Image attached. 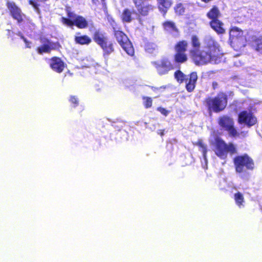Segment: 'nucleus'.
<instances>
[{"mask_svg": "<svg viewBox=\"0 0 262 262\" xmlns=\"http://www.w3.org/2000/svg\"><path fill=\"white\" fill-rule=\"evenodd\" d=\"M190 42L192 49L190 50L189 54L193 61L197 66L206 64L221 56L219 48L214 45L206 46L200 50L201 42L196 35H191Z\"/></svg>", "mask_w": 262, "mask_h": 262, "instance_id": "obj_1", "label": "nucleus"}, {"mask_svg": "<svg viewBox=\"0 0 262 262\" xmlns=\"http://www.w3.org/2000/svg\"><path fill=\"white\" fill-rule=\"evenodd\" d=\"M234 96L233 91H229L228 94L224 92H219L214 97L207 96L202 101V105L209 115L213 113H219L224 111L228 105V97Z\"/></svg>", "mask_w": 262, "mask_h": 262, "instance_id": "obj_2", "label": "nucleus"}, {"mask_svg": "<svg viewBox=\"0 0 262 262\" xmlns=\"http://www.w3.org/2000/svg\"><path fill=\"white\" fill-rule=\"evenodd\" d=\"M214 145L215 155L221 159H226L228 153L231 155L236 153V149L233 143L230 142L227 144L220 138L215 139Z\"/></svg>", "mask_w": 262, "mask_h": 262, "instance_id": "obj_3", "label": "nucleus"}, {"mask_svg": "<svg viewBox=\"0 0 262 262\" xmlns=\"http://www.w3.org/2000/svg\"><path fill=\"white\" fill-rule=\"evenodd\" d=\"M113 33L118 43L129 56H133L135 50L133 44L127 35L122 30L120 27H113Z\"/></svg>", "mask_w": 262, "mask_h": 262, "instance_id": "obj_4", "label": "nucleus"}, {"mask_svg": "<svg viewBox=\"0 0 262 262\" xmlns=\"http://www.w3.org/2000/svg\"><path fill=\"white\" fill-rule=\"evenodd\" d=\"M217 123L221 130L228 132L229 135L231 137H238L240 134L245 136L247 132H242L238 133L234 127V121L233 119L228 115H222L220 116L217 119Z\"/></svg>", "mask_w": 262, "mask_h": 262, "instance_id": "obj_5", "label": "nucleus"}, {"mask_svg": "<svg viewBox=\"0 0 262 262\" xmlns=\"http://www.w3.org/2000/svg\"><path fill=\"white\" fill-rule=\"evenodd\" d=\"M93 39L105 53L110 54L114 52V44L109 40L104 32L99 29L96 30L93 34Z\"/></svg>", "mask_w": 262, "mask_h": 262, "instance_id": "obj_6", "label": "nucleus"}, {"mask_svg": "<svg viewBox=\"0 0 262 262\" xmlns=\"http://www.w3.org/2000/svg\"><path fill=\"white\" fill-rule=\"evenodd\" d=\"M229 38L235 50L238 51L246 47L247 38L244 31L237 27H232L229 31Z\"/></svg>", "mask_w": 262, "mask_h": 262, "instance_id": "obj_7", "label": "nucleus"}, {"mask_svg": "<svg viewBox=\"0 0 262 262\" xmlns=\"http://www.w3.org/2000/svg\"><path fill=\"white\" fill-rule=\"evenodd\" d=\"M233 163L238 173H242L245 170H253L255 167L253 160L247 154L235 157Z\"/></svg>", "mask_w": 262, "mask_h": 262, "instance_id": "obj_8", "label": "nucleus"}, {"mask_svg": "<svg viewBox=\"0 0 262 262\" xmlns=\"http://www.w3.org/2000/svg\"><path fill=\"white\" fill-rule=\"evenodd\" d=\"M188 47V41L184 39L178 41L174 45L175 53L173 56L174 63L182 64L187 61L188 57L186 52L187 51Z\"/></svg>", "mask_w": 262, "mask_h": 262, "instance_id": "obj_9", "label": "nucleus"}, {"mask_svg": "<svg viewBox=\"0 0 262 262\" xmlns=\"http://www.w3.org/2000/svg\"><path fill=\"white\" fill-rule=\"evenodd\" d=\"M39 41L41 45L37 47L36 51L40 55L50 53L52 50H59L61 48V46L58 41L53 42L45 37H40Z\"/></svg>", "mask_w": 262, "mask_h": 262, "instance_id": "obj_10", "label": "nucleus"}, {"mask_svg": "<svg viewBox=\"0 0 262 262\" xmlns=\"http://www.w3.org/2000/svg\"><path fill=\"white\" fill-rule=\"evenodd\" d=\"M152 64L156 69L157 73L160 76L167 74L169 71L174 69L172 63L166 57L153 61Z\"/></svg>", "mask_w": 262, "mask_h": 262, "instance_id": "obj_11", "label": "nucleus"}, {"mask_svg": "<svg viewBox=\"0 0 262 262\" xmlns=\"http://www.w3.org/2000/svg\"><path fill=\"white\" fill-rule=\"evenodd\" d=\"M237 121L239 124H245L250 127L257 123L256 117L251 111L244 110L238 115Z\"/></svg>", "mask_w": 262, "mask_h": 262, "instance_id": "obj_12", "label": "nucleus"}, {"mask_svg": "<svg viewBox=\"0 0 262 262\" xmlns=\"http://www.w3.org/2000/svg\"><path fill=\"white\" fill-rule=\"evenodd\" d=\"M61 23L69 27L76 26L78 29H83L88 28V20L81 15H77L73 20L64 17L61 18Z\"/></svg>", "mask_w": 262, "mask_h": 262, "instance_id": "obj_13", "label": "nucleus"}, {"mask_svg": "<svg viewBox=\"0 0 262 262\" xmlns=\"http://www.w3.org/2000/svg\"><path fill=\"white\" fill-rule=\"evenodd\" d=\"M7 7L13 18L16 20L17 23H21L25 15L22 13L21 9L13 2H7Z\"/></svg>", "mask_w": 262, "mask_h": 262, "instance_id": "obj_14", "label": "nucleus"}, {"mask_svg": "<svg viewBox=\"0 0 262 262\" xmlns=\"http://www.w3.org/2000/svg\"><path fill=\"white\" fill-rule=\"evenodd\" d=\"M49 66L53 71L61 73L66 68L67 64L60 57L53 56L49 60Z\"/></svg>", "mask_w": 262, "mask_h": 262, "instance_id": "obj_15", "label": "nucleus"}, {"mask_svg": "<svg viewBox=\"0 0 262 262\" xmlns=\"http://www.w3.org/2000/svg\"><path fill=\"white\" fill-rule=\"evenodd\" d=\"M198 79V77L196 72H192L187 75V77L184 82L186 90L188 92L191 93L194 91Z\"/></svg>", "mask_w": 262, "mask_h": 262, "instance_id": "obj_16", "label": "nucleus"}, {"mask_svg": "<svg viewBox=\"0 0 262 262\" xmlns=\"http://www.w3.org/2000/svg\"><path fill=\"white\" fill-rule=\"evenodd\" d=\"M209 25L211 28L218 35H223L226 33L224 23L219 19L210 20Z\"/></svg>", "mask_w": 262, "mask_h": 262, "instance_id": "obj_17", "label": "nucleus"}, {"mask_svg": "<svg viewBox=\"0 0 262 262\" xmlns=\"http://www.w3.org/2000/svg\"><path fill=\"white\" fill-rule=\"evenodd\" d=\"M221 16L219 8L215 5H213L206 13L207 17L210 20H214L217 19Z\"/></svg>", "mask_w": 262, "mask_h": 262, "instance_id": "obj_18", "label": "nucleus"}, {"mask_svg": "<svg viewBox=\"0 0 262 262\" xmlns=\"http://www.w3.org/2000/svg\"><path fill=\"white\" fill-rule=\"evenodd\" d=\"M75 42L80 45H88L92 42L91 38L87 35H80V32H77L74 37Z\"/></svg>", "mask_w": 262, "mask_h": 262, "instance_id": "obj_19", "label": "nucleus"}, {"mask_svg": "<svg viewBox=\"0 0 262 262\" xmlns=\"http://www.w3.org/2000/svg\"><path fill=\"white\" fill-rule=\"evenodd\" d=\"M158 7L163 15H165L172 5L171 0H157Z\"/></svg>", "mask_w": 262, "mask_h": 262, "instance_id": "obj_20", "label": "nucleus"}, {"mask_svg": "<svg viewBox=\"0 0 262 262\" xmlns=\"http://www.w3.org/2000/svg\"><path fill=\"white\" fill-rule=\"evenodd\" d=\"M251 46L257 52L262 53V36H252L251 40Z\"/></svg>", "mask_w": 262, "mask_h": 262, "instance_id": "obj_21", "label": "nucleus"}, {"mask_svg": "<svg viewBox=\"0 0 262 262\" xmlns=\"http://www.w3.org/2000/svg\"><path fill=\"white\" fill-rule=\"evenodd\" d=\"M162 26L165 31L170 32H179L175 23L172 21L166 20L163 23Z\"/></svg>", "mask_w": 262, "mask_h": 262, "instance_id": "obj_22", "label": "nucleus"}, {"mask_svg": "<svg viewBox=\"0 0 262 262\" xmlns=\"http://www.w3.org/2000/svg\"><path fill=\"white\" fill-rule=\"evenodd\" d=\"M134 12V11H131L128 8L124 9L121 15V19L122 21L124 23H130L133 20L132 14Z\"/></svg>", "mask_w": 262, "mask_h": 262, "instance_id": "obj_23", "label": "nucleus"}, {"mask_svg": "<svg viewBox=\"0 0 262 262\" xmlns=\"http://www.w3.org/2000/svg\"><path fill=\"white\" fill-rule=\"evenodd\" d=\"M145 51L149 54H155L157 52L158 46L154 42H148L145 45Z\"/></svg>", "mask_w": 262, "mask_h": 262, "instance_id": "obj_24", "label": "nucleus"}, {"mask_svg": "<svg viewBox=\"0 0 262 262\" xmlns=\"http://www.w3.org/2000/svg\"><path fill=\"white\" fill-rule=\"evenodd\" d=\"M174 77L177 81L181 84L185 82L187 75L183 73L181 70H178L174 72Z\"/></svg>", "mask_w": 262, "mask_h": 262, "instance_id": "obj_25", "label": "nucleus"}, {"mask_svg": "<svg viewBox=\"0 0 262 262\" xmlns=\"http://www.w3.org/2000/svg\"><path fill=\"white\" fill-rule=\"evenodd\" d=\"M194 145L199 146L201 149L204 159L206 158L207 153V146L205 144L202 139H199L196 142L193 143Z\"/></svg>", "mask_w": 262, "mask_h": 262, "instance_id": "obj_26", "label": "nucleus"}, {"mask_svg": "<svg viewBox=\"0 0 262 262\" xmlns=\"http://www.w3.org/2000/svg\"><path fill=\"white\" fill-rule=\"evenodd\" d=\"M174 11L177 15H183L185 12V7L182 3H177L174 7Z\"/></svg>", "mask_w": 262, "mask_h": 262, "instance_id": "obj_27", "label": "nucleus"}, {"mask_svg": "<svg viewBox=\"0 0 262 262\" xmlns=\"http://www.w3.org/2000/svg\"><path fill=\"white\" fill-rule=\"evenodd\" d=\"M47 0H29L28 3L31 5L35 11L38 14L40 13V10L39 9V3L45 2Z\"/></svg>", "mask_w": 262, "mask_h": 262, "instance_id": "obj_28", "label": "nucleus"}, {"mask_svg": "<svg viewBox=\"0 0 262 262\" xmlns=\"http://www.w3.org/2000/svg\"><path fill=\"white\" fill-rule=\"evenodd\" d=\"M234 199L236 204L239 207L243 205L244 202V198L242 193L240 192L235 193L234 195Z\"/></svg>", "mask_w": 262, "mask_h": 262, "instance_id": "obj_29", "label": "nucleus"}, {"mask_svg": "<svg viewBox=\"0 0 262 262\" xmlns=\"http://www.w3.org/2000/svg\"><path fill=\"white\" fill-rule=\"evenodd\" d=\"M143 104L145 108H149L152 106V99L151 97L148 96H142Z\"/></svg>", "mask_w": 262, "mask_h": 262, "instance_id": "obj_30", "label": "nucleus"}, {"mask_svg": "<svg viewBox=\"0 0 262 262\" xmlns=\"http://www.w3.org/2000/svg\"><path fill=\"white\" fill-rule=\"evenodd\" d=\"M69 101L72 105V107L75 108L79 105V99L78 97L76 95H70L69 99Z\"/></svg>", "mask_w": 262, "mask_h": 262, "instance_id": "obj_31", "label": "nucleus"}, {"mask_svg": "<svg viewBox=\"0 0 262 262\" xmlns=\"http://www.w3.org/2000/svg\"><path fill=\"white\" fill-rule=\"evenodd\" d=\"M67 16L68 17V18H69V19H70V18L75 19V17H76V16H77L74 12L71 11L70 10H67Z\"/></svg>", "mask_w": 262, "mask_h": 262, "instance_id": "obj_32", "label": "nucleus"}, {"mask_svg": "<svg viewBox=\"0 0 262 262\" xmlns=\"http://www.w3.org/2000/svg\"><path fill=\"white\" fill-rule=\"evenodd\" d=\"M158 110L161 112V113L164 116H167L168 114V111L163 107H158Z\"/></svg>", "mask_w": 262, "mask_h": 262, "instance_id": "obj_33", "label": "nucleus"}, {"mask_svg": "<svg viewBox=\"0 0 262 262\" xmlns=\"http://www.w3.org/2000/svg\"><path fill=\"white\" fill-rule=\"evenodd\" d=\"M21 38L23 39L24 42L26 43V47L30 48L31 47L30 46V42L28 41L27 39L23 36H21Z\"/></svg>", "mask_w": 262, "mask_h": 262, "instance_id": "obj_34", "label": "nucleus"}, {"mask_svg": "<svg viewBox=\"0 0 262 262\" xmlns=\"http://www.w3.org/2000/svg\"><path fill=\"white\" fill-rule=\"evenodd\" d=\"M213 90H215L218 88V83L216 81H214L212 82V84Z\"/></svg>", "mask_w": 262, "mask_h": 262, "instance_id": "obj_35", "label": "nucleus"}, {"mask_svg": "<svg viewBox=\"0 0 262 262\" xmlns=\"http://www.w3.org/2000/svg\"><path fill=\"white\" fill-rule=\"evenodd\" d=\"M164 129H159L158 130V134L162 137L164 135Z\"/></svg>", "mask_w": 262, "mask_h": 262, "instance_id": "obj_36", "label": "nucleus"}, {"mask_svg": "<svg viewBox=\"0 0 262 262\" xmlns=\"http://www.w3.org/2000/svg\"><path fill=\"white\" fill-rule=\"evenodd\" d=\"M92 2L93 5H98L99 4V0H92Z\"/></svg>", "mask_w": 262, "mask_h": 262, "instance_id": "obj_37", "label": "nucleus"}, {"mask_svg": "<svg viewBox=\"0 0 262 262\" xmlns=\"http://www.w3.org/2000/svg\"><path fill=\"white\" fill-rule=\"evenodd\" d=\"M101 2L102 3V5L105 7H106L105 0H101Z\"/></svg>", "mask_w": 262, "mask_h": 262, "instance_id": "obj_38", "label": "nucleus"}, {"mask_svg": "<svg viewBox=\"0 0 262 262\" xmlns=\"http://www.w3.org/2000/svg\"><path fill=\"white\" fill-rule=\"evenodd\" d=\"M202 2H204L205 3H208L211 1L212 0H201Z\"/></svg>", "mask_w": 262, "mask_h": 262, "instance_id": "obj_39", "label": "nucleus"}, {"mask_svg": "<svg viewBox=\"0 0 262 262\" xmlns=\"http://www.w3.org/2000/svg\"><path fill=\"white\" fill-rule=\"evenodd\" d=\"M233 103H237V101H234L233 102Z\"/></svg>", "mask_w": 262, "mask_h": 262, "instance_id": "obj_40", "label": "nucleus"}, {"mask_svg": "<svg viewBox=\"0 0 262 262\" xmlns=\"http://www.w3.org/2000/svg\"><path fill=\"white\" fill-rule=\"evenodd\" d=\"M83 110H84V107H83V108H82V111H81V112L82 111H83Z\"/></svg>", "mask_w": 262, "mask_h": 262, "instance_id": "obj_41", "label": "nucleus"}]
</instances>
